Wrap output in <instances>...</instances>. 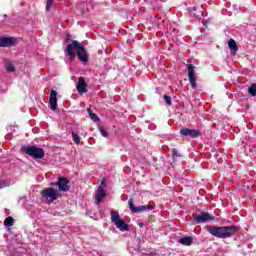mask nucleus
I'll return each mask as SVG.
<instances>
[{"instance_id":"f8f14e48","label":"nucleus","mask_w":256,"mask_h":256,"mask_svg":"<svg viewBox=\"0 0 256 256\" xmlns=\"http://www.w3.org/2000/svg\"><path fill=\"white\" fill-rule=\"evenodd\" d=\"M76 89L80 95H83V93H87V82H85V78L80 77L78 79Z\"/></svg>"},{"instance_id":"9d476101","label":"nucleus","mask_w":256,"mask_h":256,"mask_svg":"<svg viewBox=\"0 0 256 256\" xmlns=\"http://www.w3.org/2000/svg\"><path fill=\"white\" fill-rule=\"evenodd\" d=\"M105 197H107V192L103 189V186H99L95 195L96 205L103 203V199H105Z\"/></svg>"},{"instance_id":"dca6fc26","label":"nucleus","mask_w":256,"mask_h":256,"mask_svg":"<svg viewBox=\"0 0 256 256\" xmlns=\"http://www.w3.org/2000/svg\"><path fill=\"white\" fill-rule=\"evenodd\" d=\"M5 69L8 73H14L15 71V66L11 61H6L5 62Z\"/></svg>"},{"instance_id":"9b49d317","label":"nucleus","mask_w":256,"mask_h":256,"mask_svg":"<svg viewBox=\"0 0 256 256\" xmlns=\"http://www.w3.org/2000/svg\"><path fill=\"white\" fill-rule=\"evenodd\" d=\"M16 39L13 37H1L0 47H13L15 45Z\"/></svg>"},{"instance_id":"a211bd4d","label":"nucleus","mask_w":256,"mask_h":256,"mask_svg":"<svg viewBox=\"0 0 256 256\" xmlns=\"http://www.w3.org/2000/svg\"><path fill=\"white\" fill-rule=\"evenodd\" d=\"M87 111L92 121H99V117L97 116V114L93 113V110H91V108H88Z\"/></svg>"},{"instance_id":"6ab92c4d","label":"nucleus","mask_w":256,"mask_h":256,"mask_svg":"<svg viewBox=\"0 0 256 256\" xmlns=\"http://www.w3.org/2000/svg\"><path fill=\"white\" fill-rule=\"evenodd\" d=\"M248 93H249V95H251L252 97H256V84H252V85L248 88Z\"/></svg>"},{"instance_id":"5701e85b","label":"nucleus","mask_w":256,"mask_h":256,"mask_svg":"<svg viewBox=\"0 0 256 256\" xmlns=\"http://www.w3.org/2000/svg\"><path fill=\"white\" fill-rule=\"evenodd\" d=\"M164 100H165V103H167L168 105H172V102H171V96L169 95H164Z\"/></svg>"},{"instance_id":"39448f33","label":"nucleus","mask_w":256,"mask_h":256,"mask_svg":"<svg viewBox=\"0 0 256 256\" xmlns=\"http://www.w3.org/2000/svg\"><path fill=\"white\" fill-rule=\"evenodd\" d=\"M111 215V221L119 229V231H129V224L125 222L124 219L121 218L119 215V212L112 210L110 212Z\"/></svg>"},{"instance_id":"ddd939ff","label":"nucleus","mask_w":256,"mask_h":256,"mask_svg":"<svg viewBox=\"0 0 256 256\" xmlns=\"http://www.w3.org/2000/svg\"><path fill=\"white\" fill-rule=\"evenodd\" d=\"M49 104L52 111H57V91L51 90Z\"/></svg>"},{"instance_id":"20e7f679","label":"nucleus","mask_w":256,"mask_h":256,"mask_svg":"<svg viewBox=\"0 0 256 256\" xmlns=\"http://www.w3.org/2000/svg\"><path fill=\"white\" fill-rule=\"evenodd\" d=\"M21 151L33 157V159H43L45 157V150L37 146H23L21 147Z\"/></svg>"},{"instance_id":"f3484780","label":"nucleus","mask_w":256,"mask_h":256,"mask_svg":"<svg viewBox=\"0 0 256 256\" xmlns=\"http://www.w3.org/2000/svg\"><path fill=\"white\" fill-rule=\"evenodd\" d=\"M13 223H15V219L13 217H11V216L7 217L4 220L5 227H13Z\"/></svg>"},{"instance_id":"412c9836","label":"nucleus","mask_w":256,"mask_h":256,"mask_svg":"<svg viewBox=\"0 0 256 256\" xmlns=\"http://www.w3.org/2000/svg\"><path fill=\"white\" fill-rule=\"evenodd\" d=\"M99 131H100L102 137H109L107 130H105V128H103L102 126H99Z\"/></svg>"},{"instance_id":"423d86ee","label":"nucleus","mask_w":256,"mask_h":256,"mask_svg":"<svg viewBox=\"0 0 256 256\" xmlns=\"http://www.w3.org/2000/svg\"><path fill=\"white\" fill-rule=\"evenodd\" d=\"M215 217H213L209 212H203L194 217V223L196 225H201L203 223H207V221H213Z\"/></svg>"},{"instance_id":"7ed1b4c3","label":"nucleus","mask_w":256,"mask_h":256,"mask_svg":"<svg viewBox=\"0 0 256 256\" xmlns=\"http://www.w3.org/2000/svg\"><path fill=\"white\" fill-rule=\"evenodd\" d=\"M239 231V227L235 225L230 226H211L208 228V233L217 239H230V237H235Z\"/></svg>"},{"instance_id":"bb28decb","label":"nucleus","mask_w":256,"mask_h":256,"mask_svg":"<svg viewBox=\"0 0 256 256\" xmlns=\"http://www.w3.org/2000/svg\"><path fill=\"white\" fill-rule=\"evenodd\" d=\"M106 181L102 180L101 185H105Z\"/></svg>"},{"instance_id":"4be33fe9","label":"nucleus","mask_w":256,"mask_h":256,"mask_svg":"<svg viewBox=\"0 0 256 256\" xmlns=\"http://www.w3.org/2000/svg\"><path fill=\"white\" fill-rule=\"evenodd\" d=\"M54 0H47L46 1V11H51V7H53Z\"/></svg>"},{"instance_id":"4468645a","label":"nucleus","mask_w":256,"mask_h":256,"mask_svg":"<svg viewBox=\"0 0 256 256\" xmlns=\"http://www.w3.org/2000/svg\"><path fill=\"white\" fill-rule=\"evenodd\" d=\"M178 242L181 245H184L185 247H191V245H193V237L184 236V237L180 238Z\"/></svg>"},{"instance_id":"393cba45","label":"nucleus","mask_w":256,"mask_h":256,"mask_svg":"<svg viewBox=\"0 0 256 256\" xmlns=\"http://www.w3.org/2000/svg\"><path fill=\"white\" fill-rule=\"evenodd\" d=\"M65 43H71V35L67 34L65 38Z\"/></svg>"},{"instance_id":"1a4fd4ad","label":"nucleus","mask_w":256,"mask_h":256,"mask_svg":"<svg viewBox=\"0 0 256 256\" xmlns=\"http://www.w3.org/2000/svg\"><path fill=\"white\" fill-rule=\"evenodd\" d=\"M188 79L192 89H195L197 87V79L195 78V66L193 64L188 65Z\"/></svg>"},{"instance_id":"cd10ccee","label":"nucleus","mask_w":256,"mask_h":256,"mask_svg":"<svg viewBox=\"0 0 256 256\" xmlns=\"http://www.w3.org/2000/svg\"><path fill=\"white\" fill-rule=\"evenodd\" d=\"M143 225H144L143 223H140V224H139V227H143Z\"/></svg>"},{"instance_id":"0eeeda50","label":"nucleus","mask_w":256,"mask_h":256,"mask_svg":"<svg viewBox=\"0 0 256 256\" xmlns=\"http://www.w3.org/2000/svg\"><path fill=\"white\" fill-rule=\"evenodd\" d=\"M180 135L183 137H191L192 139H197V137H201V131L197 129L182 128L180 130Z\"/></svg>"},{"instance_id":"a878e982","label":"nucleus","mask_w":256,"mask_h":256,"mask_svg":"<svg viewBox=\"0 0 256 256\" xmlns=\"http://www.w3.org/2000/svg\"><path fill=\"white\" fill-rule=\"evenodd\" d=\"M0 189H3V182L0 181Z\"/></svg>"},{"instance_id":"b1692460","label":"nucleus","mask_w":256,"mask_h":256,"mask_svg":"<svg viewBox=\"0 0 256 256\" xmlns=\"http://www.w3.org/2000/svg\"><path fill=\"white\" fill-rule=\"evenodd\" d=\"M172 153H173V159H175V157H180L179 152L177 151V149H172Z\"/></svg>"},{"instance_id":"6e6552de","label":"nucleus","mask_w":256,"mask_h":256,"mask_svg":"<svg viewBox=\"0 0 256 256\" xmlns=\"http://www.w3.org/2000/svg\"><path fill=\"white\" fill-rule=\"evenodd\" d=\"M128 207L132 213H142V211L153 209L151 205H143V206L135 207V204L133 203V199H129Z\"/></svg>"},{"instance_id":"f03ea898","label":"nucleus","mask_w":256,"mask_h":256,"mask_svg":"<svg viewBox=\"0 0 256 256\" xmlns=\"http://www.w3.org/2000/svg\"><path fill=\"white\" fill-rule=\"evenodd\" d=\"M75 51L78 59L82 63H87V61H89V54L87 53V49L84 48V46L81 45L77 40H73L66 47V53L71 61H75Z\"/></svg>"},{"instance_id":"aec40b11","label":"nucleus","mask_w":256,"mask_h":256,"mask_svg":"<svg viewBox=\"0 0 256 256\" xmlns=\"http://www.w3.org/2000/svg\"><path fill=\"white\" fill-rule=\"evenodd\" d=\"M72 138L76 145H79V143H81V138H79V134L75 133L74 131H72Z\"/></svg>"},{"instance_id":"f257e3e1","label":"nucleus","mask_w":256,"mask_h":256,"mask_svg":"<svg viewBox=\"0 0 256 256\" xmlns=\"http://www.w3.org/2000/svg\"><path fill=\"white\" fill-rule=\"evenodd\" d=\"M69 179L65 177H59L58 181L51 183V187L44 188L40 195L42 199H46L49 204L54 203L61 197V193H67L71 191V186L69 185Z\"/></svg>"},{"instance_id":"2eb2a0df","label":"nucleus","mask_w":256,"mask_h":256,"mask_svg":"<svg viewBox=\"0 0 256 256\" xmlns=\"http://www.w3.org/2000/svg\"><path fill=\"white\" fill-rule=\"evenodd\" d=\"M228 47L233 55L239 51V48L237 47V42L234 39H230L228 42Z\"/></svg>"}]
</instances>
